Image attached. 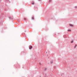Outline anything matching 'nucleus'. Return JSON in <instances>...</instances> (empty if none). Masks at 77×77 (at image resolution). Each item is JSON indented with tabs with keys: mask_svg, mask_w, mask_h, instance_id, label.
Instances as JSON below:
<instances>
[{
	"mask_svg": "<svg viewBox=\"0 0 77 77\" xmlns=\"http://www.w3.org/2000/svg\"><path fill=\"white\" fill-rule=\"evenodd\" d=\"M45 71H46V70H47V68H45Z\"/></svg>",
	"mask_w": 77,
	"mask_h": 77,
	"instance_id": "obj_12",
	"label": "nucleus"
},
{
	"mask_svg": "<svg viewBox=\"0 0 77 77\" xmlns=\"http://www.w3.org/2000/svg\"><path fill=\"white\" fill-rule=\"evenodd\" d=\"M40 63V65H41V63Z\"/></svg>",
	"mask_w": 77,
	"mask_h": 77,
	"instance_id": "obj_16",
	"label": "nucleus"
},
{
	"mask_svg": "<svg viewBox=\"0 0 77 77\" xmlns=\"http://www.w3.org/2000/svg\"><path fill=\"white\" fill-rule=\"evenodd\" d=\"M22 68H24V67L23 66V67H22Z\"/></svg>",
	"mask_w": 77,
	"mask_h": 77,
	"instance_id": "obj_18",
	"label": "nucleus"
},
{
	"mask_svg": "<svg viewBox=\"0 0 77 77\" xmlns=\"http://www.w3.org/2000/svg\"><path fill=\"white\" fill-rule=\"evenodd\" d=\"M32 20H35V19L34 18V16H33L32 18Z\"/></svg>",
	"mask_w": 77,
	"mask_h": 77,
	"instance_id": "obj_5",
	"label": "nucleus"
},
{
	"mask_svg": "<svg viewBox=\"0 0 77 77\" xmlns=\"http://www.w3.org/2000/svg\"><path fill=\"white\" fill-rule=\"evenodd\" d=\"M24 20L26 21H27V19L26 18H24Z\"/></svg>",
	"mask_w": 77,
	"mask_h": 77,
	"instance_id": "obj_6",
	"label": "nucleus"
},
{
	"mask_svg": "<svg viewBox=\"0 0 77 77\" xmlns=\"http://www.w3.org/2000/svg\"><path fill=\"white\" fill-rule=\"evenodd\" d=\"M71 43H73V40H72V41L71 42Z\"/></svg>",
	"mask_w": 77,
	"mask_h": 77,
	"instance_id": "obj_9",
	"label": "nucleus"
},
{
	"mask_svg": "<svg viewBox=\"0 0 77 77\" xmlns=\"http://www.w3.org/2000/svg\"><path fill=\"white\" fill-rule=\"evenodd\" d=\"M67 31L68 32H71V30H70V29H69V30H68Z\"/></svg>",
	"mask_w": 77,
	"mask_h": 77,
	"instance_id": "obj_8",
	"label": "nucleus"
},
{
	"mask_svg": "<svg viewBox=\"0 0 77 77\" xmlns=\"http://www.w3.org/2000/svg\"><path fill=\"white\" fill-rule=\"evenodd\" d=\"M33 48V47L30 46H29V48L30 49V50H32V48Z\"/></svg>",
	"mask_w": 77,
	"mask_h": 77,
	"instance_id": "obj_2",
	"label": "nucleus"
},
{
	"mask_svg": "<svg viewBox=\"0 0 77 77\" xmlns=\"http://www.w3.org/2000/svg\"><path fill=\"white\" fill-rule=\"evenodd\" d=\"M1 0L0 1V2H1Z\"/></svg>",
	"mask_w": 77,
	"mask_h": 77,
	"instance_id": "obj_20",
	"label": "nucleus"
},
{
	"mask_svg": "<svg viewBox=\"0 0 77 77\" xmlns=\"http://www.w3.org/2000/svg\"><path fill=\"white\" fill-rule=\"evenodd\" d=\"M59 33H58V35H59Z\"/></svg>",
	"mask_w": 77,
	"mask_h": 77,
	"instance_id": "obj_17",
	"label": "nucleus"
},
{
	"mask_svg": "<svg viewBox=\"0 0 77 77\" xmlns=\"http://www.w3.org/2000/svg\"><path fill=\"white\" fill-rule=\"evenodd\" d=\"M9 18L10 19V20H12V19H14V18H13V17L10 16L9 17Z\"/></svg>",
	"mask_w": 77,
	"mask_h": 77,
	"instance_id": "obj_1",
	"label": "nucleus"
},
{
	"mask_svg": "<svg viewBox=\"0 0 77 77\" xmlns=\"http://www.w3.org/2000/svg\"><path fill=\"white\" fill-rule=\"evenodd\" d=\"M61 76H62V75H61Z\"/></svg>",
	"mask_w": 77,
	"mask_h": 77,
	"instance_id": "obj_19",
	"label": "nucleus"
},
{
	"mask_svg": "<svg viewBox=\"0 0 77 77\" xmlns=\"http://www.w3.org/2000/svg\"><path fill=\"white\" fill-rule=\"evenodd\" d=\"M31 4H32V5H35V3L34 2V1H33L32 2H31Z\"/></svg>",
	"mask_w": 77,
	"mask_h": 77,
	"instance_id": "obj_4",
	"label": "nucleus"
},
{
	"mask_svg": "<svg viewBox=\"0 0 77 77\" xmlns=\"http://www.w3.org/2000/svg\"><path fill=\"white\" fill-rule=\"evenodd\" d=\"M46 53H47V52H46Z\"/></svg>",
	"mask_w": 77,
	"mask_h": 77,
	"instance_id": "obj_21",
	"label": "nucleus"
},
{
	"mask_svg": "<svg viewBox=\"0 0 77 77\" xmlns=\"http://www.w3.org/2000/svg\"><path fill=\"white\" fill-rule=\"evenodd\" d=\"M38 1H41V0H38Z\"/></svg>",
	"mask_w": 77,
	"mask_h": 77,
	"instance_id": "obj_15",
	"label": "nucleus"
},
{
	"mask_svg": "<svg viewBox=\"0 0 77 77\" xmlns=\"http://www.w3.org/2000/svg\"><path fill=\"white\" fill-rule=\"evenodd\" d=\"M6 2H9V0H6Z\"/></svg>",
	"mask_w": 77,
	"mask_h": 77,
	"instance_id": "obj_13",
	"label": "nucleus"
},
{
	"mask_svg": "<svg viewBox=\"0 0 77 77\" xmlns=\"http://www.w3.org/2000/svg\"><path fill=\"white\" fill-rule=\"evenodd\" d=\"M75 9H77V6H75Z\"/></svg>",
	"mask_w": 77,
	"mask_h": 77,
	"instance_id": "obj_11",
	"label": "nucleus"
},
{
	"mask_svg": "<svg viewBox=\"0 0 77 77\" xmlns=\"http://www.w3.org/2000/svg\"><path fill=\"white\" fill-rule=\"evenodd\" d=\"M77 45H75V46H74V48H76V47H77Z\"/></svg>",
	"mask_w": 77,
	"mask_h": 77,
	"instance_id": "obj_7",
	"label": "nucleus"
},
{
	"mask_svg": "<svg viewBox=\"0 0 77 77\" xmlns=\"http://www.w3.org/2000/svg\"><path fill=\"white\" fill-rule=\"evenodd\" d=\"M52 0H49V2H51Z\"/></svg>",
	"mask_w": 77,
	"mask_h": 77,
	"instance_id": "obj_14",
	"label": "nucleus"
},
{
	"mask_svg": "<svg viewBox=\"0 0 77 77\" xmlns=\"http://www.w3.org/2000/svg\"><path fill=\"white\" fill-rule=\"evenodd\" d=\"M53 63V61H52L51 62V64L52 63Z\"/></svg>",
	"mask_w": 77,
	"mask_h": 77,
	"instance_id": "obj_10",
	"label": "nucleus"
},
{
	"mask_svg": "<svg viewBox=\"0 0 77 77\" xmlns=\"http://www.w3.org/2000/svg\"><path fill=\"white\" fill-rule=\"evenodd\" d=\"M69 25L71 27H73V25H72V24H69Z\"/></svg>",
	"mask_w": 77,
	"mask_h": 77,
	"instance_id": "obj_3",
	"label": "nucleus"
}]
</instances>
